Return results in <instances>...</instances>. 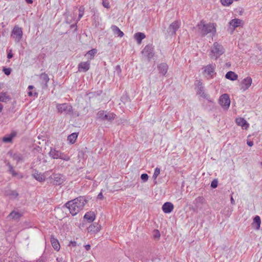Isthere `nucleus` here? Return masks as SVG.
I'll return each mask as SVG.
<instances>
[{
    "mask_svg": "<svg viewBox=\"0 0 262 262\" xmlns=\"http://www.w3.org/2000/svg\"><path fill=\"white\" fill-rule=\"evenodd\" d=\"M88 200L85 196H79L67 202L64 206L69 210L70 213L74 216L82 210Z\"/></svg>",
    "mask_w": 262,
    "mask_h": 262,
    "instance_id": "nucleus-1",
    "label": "nucleus"
},
{
    "mask_svg": "<svg viewBox=\"0 0 262 262\" xmlns=\"http://www.w3.org/2000/svg\"><path fill=\"white\" fill-rule=\"evenodd\" d=\"M198 32L202 36H205L207 34L211 33L213 35L216 32V28L214 24H205L203 20L201 21L196 26Z\"/></svg>",
    "mask_w": 262,
    "mask_h": 262,
    "instance_id": "nucleus-2",
    "label": "nucleus"
},
{
    "mask_svg": "<svg viewBox=\"0 0 262 262\" xmlns=\"http://www.w3.org/2000/svg\"><path fill=\"white\" fill-rule=\"evenodd\" d=\"M225 50L222 45L215 42L210 49L209 54L211 59L216 60L220 56L224 54Z\"/></svg>",
    "mask_w": 262,
    "mask_h": 262,
    "instance_id": "nucleus-3",
    "label": "nucleus"
},
{
    "mask_svg": "<svg viewBox=\"0 0 262 262\" xmlns=\"http://www.w3.org/2000/svg\"><path fill=\"white\" fill-rule=\"evenodd\" d=\"M49 155L54 159H60L66 161H68L70 160V157L67 154H65L64 152H62L60 150L52 147H51Z\"/></svg>",
    "mask_w": 262,
    "mask_h": 262,
    "instance_id": "nucleus-4",
    "label": "nucleus"
},
{
    "mask_svg": "<svg viewBox=\"0 0 262 262\" xmlns=\"http://www.w3.org/2000/svg\"><path fill=\"white\" fill-rule=\"evenodd\" d=\"M58 113L64 115H69L73 113L72 106L69 103L58 104L56 105Z\"/></svg>",
    "mask_w": 262,
    "mask_h": 262,
    "instance_id": "nucleus-5",
    "label": "nucleus"
},
{
    "mask_svg": "<svg viewBox=\"0 0 262 262\" xmlns=\"http://www.w3.org/2000/svg\"><path fill=\"white\" fill-rule=\"evenodd\" d=\"M5 163L6 164V166H7L8 167L7 172L11 174L13 177H16L18 179H21L24 178L23 174L19 172L16 171L15 170L14 167L11 164V163L9 162L6 160L5 161Z\"/></svg>",
    "mask_w": 262,
    "mask_h": 262,
    "instance_id": "nucleus-6",
    "label": "nucleus"
},
{
    "mask_svg": "<svg viewBox=\"0 0 262 262\" xmlns=\"http://www.w3.org/2000/svg\"><path fill=\"white\" fill-rule=\"evenodd\" d=\"M220 104L224 109H227L230 104V99L229 96L227 94L222 95L219 100Z\"/></svg>",
    "mask_w": 262,
    "mask_h": 262,
    "instance_id": "nucleus-7",
    "label": "nucleus"
},
{
    "mask_svg": "<svg viewBox=\"0 0 262 262\" xmlns=\"http://www.w3.org/2000/svg\"><path fill=\"white\" fill-rule=\"evenodd\" d=\"M11 37L15 39L16 42H18L23 36V31L21 28L15 26L12 31Z\"/></svg>",
    "mask_w": 262,
    "mask_h": 262,
    "instance_id": "nucleus-8",
    "label": "nucleus"
},
{
    "mask_svg": "<svg viewBox=\"0 0 262 262\" xmlns=\"http://www.w3.org/2000/svg\"><path fill=\"white\" fill-rule=\"evenodd\" d=\"M8 155L11 157L13 160L16 161L18 164L20 162H23L25 161V157L23 154L18 152H14L12 150H10L8 152Z\"/></svg>",
    "mask_w": 262,
    "mask_h": 262,
    "instance_id": "nucleus-9",
    "label": "nucleus"
},
{
    "mask_svg": "<svg viewBox=\"0 0 262 262\" xmlns=\"http://www.w3.org/2000/svg\"><path fill=\"white\" fill-rule=\"evenodd\" d=\"M49 179L52 180V183L56 186L61 185L64 182L63 176L60 173H54L49 177Z\"/></svg>",
    "mask_w": 262,
    "mask_h": 262,
    "instance_id": "nucleus-10",
    "label": "nucleus"
},
{
    "mask_svg": "<svg viewBox=\"0 0 262 262\" xmlns=\"http://www.w3.org/2000/svg\"><path fill=\"white\" fill-rule=\"evenodd\" d=\"M49 80L50 79L47 74L42 73L40 75L39 81L43 89L47 88Z\"/></svg>",
    "mask_w": 262,
    "mask_h": 262,
    "instance_id": "nucleus-11",
    "label": "nucleus"
},
{
    "mask_svg": "<svg viewBox=\"0 0 262 262\" xmlns=\"http://www.w3.org/2000/svg\"><path fill=\"white\" fill-rule=\"evenodd\" d=\"M252 78L250 77H247L244 78L241 82V89L245 91L249 89L252 84Z\"/></svg>",
    "mask_w": 262,
    "mask_h": 262,
    "instance_id": "nucleus-12",
    "label": "nucleus"
},
{
    "mask_svg": "<svg viewBox=\"0 0 262 262\" xmlns=\"http://www.w3.org/2000/svg\"><path fill=\"white\" fill-rule=\"evenodd\" d=\"M180 28V23L176 21L170 25L168 28V33L171 35H173L176 34V31Z\"/></svg>",
    "mask_w": 262,
    "mask_h": 262,
    "instance_id": "nucleus-13",
    "label": "nucleus"
},
{
    "mask_svg": "<svg viewBox=\"0 0 262 262\" xmlns=\"http://www.w3.org/2000/svg\"><path fill=\"white\" fill-rule=\"evenodd\" d=\"M32 176L36 180L39 182H42L46 180V177L44 174L36 169L33 170Z\"/></svg>",
    "mask_w": 262,
    "mask_h": 262,
    "instance_id": "nucleus-14",
    "label": "nucleus"
},
{
    "mask_svg": "<svg viewBox=\"0 0 262 262\" xmlns=\"http://www.w3.org/2000/svg\"><path fill=\"white\" fill-rule=\"evenodd\" d=\"M235 122L238 126H241L243 129L247 130L249 127V124L243 118H236Z\"/></svg>",
    "mask_w": 262,
    "mask_h": 262,
    "instance_id": "nucleus-15",
    "label": "nucleus"
},
{
    "mask_svg": "<svg viewBox=\"0 0 262 262\" xmlns=\"http://www.w3.org/2000/svg\"><path fill=\"white\" fill-rule=\"evenodd\" d=\"M142 52V54L148 59H150L154 56L153 49L152 47L150 45L145 46Z\"/></svg>",
    "mask_w": 262,
    "mask_h": 262,
    "instance_id": "nucleus-16",
    "label": "nucleus"
},
{
    "mask_svg": "<svg viewBox=\"0 0 262 262\" xmlns=\"http://www.w3.org/2000/svg\"><path fill=\"white\" fill-rule=\"evenodd\" d=\"M205 199L202 196L197 197L193 201V203L194 205L195 208L194 210H198L201 207V205L205 203Z\"/></svg>",
    "mask_w": 262,
    "mask_h": 262,
    "instance_id": "nucleus-17",
    "label": "nucleus"
},
{
    "mask_svg": "<svg viewBox=\"0 0 262 262\" xmlns=\"http://www.w3.org/2000/svg\"><path fill=\"white\" fill-rule=\"evenodd\" d=\"M173 205L171 202H166L162 206V210L165 213H169L173 210Z\"/></svg>",
    "mask_w": 262,
    "mask_h": 262,
    "instance_id": "nucleus-18",
    "label": "nucleus"
},
{
    "mask_svg": "<svg viewBox=\"0 0 262 262\" xmlns=\"http://www.w3.org/2000/svg\"><path fill=\"white\" fill-rule=\"evenodd\" d=\"M90 67V62L89 61L81 62L78 65V71L79 72H85L89 70Z\"/></svg>",
    "mask_w": 262,
    "mask_h": 262,
    "instance_id": "nucleus-19",
    "label": "nucleus"
},
{
    "mask_svg": "<svg viewBox=\"0 0 262 262\" xmlns=\"http://www.w3.org/2000/svg\"><path fill=\"white\" fill-rule=\"evenodd\" d=\"M215 65L208 64L204 67V72L207 73L210 77H212L214 73Z\"/></svg>",
    "mask_w": 262,
    "mask_h": 262,
    "instance_id": "nucleus-20",
    "label": "nucleus"
},
{
    "mask_svg": "<svg viewBox=\"0 0 262 262\" xmlns=\"http://www.w3.org/2000/svg\"><path fill=\"white\" fill-rule=\"evenodd\" d=\"M101 229V226L99 225L97 223H94L91 224L88 227L89 232L93 233H96L98 232Z\"/></svg>",
    "mask_w": 262,
    "mask_h": 262,
    "instance_id": "nucleus-21",
    "label": "nucleus"
},
{
    "mask_svg": "<svg viewBox=\"0 0 262 262\" xmlns=\"http://www.w3.org/2000/svg\"><path fill=\"white\" fill-rule=\"evenodd\" d=\"M95 214L94 212L89 211L85 214L84 219L86 220L89 223H92L95 220Z\"/></svg>",
    "mask_w": 262,
    "mask_h": 262,
    "instance_id": "nucleus-22",
    "label": "nucleus"
},
{
    "mask_svg": "<svg viewBox=\"0 0 262 262\" xmlns=\"http://www.w3.org/2000/svg\"><path fill=\"white\" fill-rule=\"evenodd\" d=\"M196 93L198 95H199L200 96L203 97L204 98L206 99L209 100V96L205 93L204 86L196 87Z\"/></svg>",
    "mask_w": 262,
    "mask_h": 262,
    "instance_id": "nucleus-23",
    "label": "nucleus"
},
{
    "mask_svg": "<svg viewBox=\"0 0 262 262\" xmlns=\"http://www.w3.org/2000/svg\"><path fill=\"white\" fill-rule=\"evenodd\" d=\"M114 119V116H98L96 118L97 121H111Z\"/></svg>",
    "mask_w": 262,
    "mask_h": 262,
    "instance_id": "nucleus-24",
    "label": "nucleus"
},
{
    "mask_svg": "<svg viewBox=\"0 0 262 262\" xmlns=\"http://www.w3.org/2000/svg\"><path fill=\"white\" fill-rule=\"evenodd\" d=\"M260 224L261 220L260 217L258 215H256L253 219V226L256 230H258L260 228Z\"/></svg>",
    "mask_w": 262,
    "mask_h": 262,
    "instance_id": "nucleus-25",
    "label": "nucleus"
},
{
    "mask_svg": "<svg viewBox=\"0 0 262 262\" xmlns=\"http://www.w3.org/2000/svg\"><path fill=\"white\" fill-rule=\"evenodd\" d=\"M134 38L138 44H141L142 40L145 38V35L143 33L138 32L134 34Z\"/></svg>",
    "mask_w": 262,
    "mask_h": 262,
    "instance_id": "nucleus-26",
    "label": "nucleus"
},
{
    "mask_svg": "<svg viewBox=\"0 0 262 262\" xmlns=\"http://www.w3.org/2000/svg\"><path fill=\"white\" fill-rule=\"evenodd\" d=\"M242 22V20H241L239 19H237V18H235V19H232L229 22V25L230 26L232 27V29L234 30L235 28L239 26L241 24Z\"/></svg>",
    "mask_w": 262,
    "mask_h": 262,
    "instance_id": "nucleus-27",
    "label": "nucleus"
},
{
    "mask_svg": "<svg viewBox=\"0 0 262 262\" xmlns=\"http://www.w3.org/2000/svg\"><path fill=\"white\" fill-rule=\"evenodd\" d=\"M111 29L114 34L117 35L119 37H122L124 35V33L116 26L113 25L111 27Z\"/></svg>",
    "mask_w": 262,
    "mask_h": 262,
    "instance_id": "nucleus-28",
    "label": "nucleus"
},
{
    "mask_svg": "<svg viewBox=\"0 0 262 262\" xmlns=\"http://www.w3.org/2000/svg\"><path fill=\"white\" fill-rule=\"evenodd\" d=\"M78 133H73L68 137V141L71 144H74L78 137Z\"/></svg>",
    "mask_w": 262,
    "mask_h": 262,
    "instance_id": "nucleus-29",
    "label": "nucleus"
},
{
    "mask_svg": "<svg viewBox=\"0 0 262 262\" xmlns=\"http://www.w3.org/2000/svg\"><path fill=\"white\" fill-rule=\"evenodd\" d=\"M158 69L159 72L163 75H165L167 72L168 66L166 63H163L158 66Z\"/></svg>",
    "mask_w": 262,
    "mask_h": 262,
    "instance_id": "nucleus-30",
    "label": "nucleus"
},
{
    "mask_svg": "<svg viewBox=\"0 0 262 262\" xmlns=\"http://www.w3.org/2000/svg\"><path fill=\"white\" fill-rule=\"evenodd\" d=\"M225 77L229 80L234 81L237 79V75L232 71L227 72L225 75Z\"/></svg>",
    "mask_w": 262,
    "mask_h": 262,
    "instance_id": "nucleus-31",
    "label": "nucleus"
},
{
    "mask_svg": "<svg viewBox=\"0 0 262 262\" xmlns=\"http://www.w3.org/2000/svg\"><path fill=\"white\" fill-rule=\"evenodd\" d=\"M10 97L7 93H0V101L3 102H7L10 101Z\"/></svg>",
    "mask_w": 262,
    "mask_h": 262,
    "instance_id": "nucleus-32",
    "label": "nucleus"
},
{
    "mask_svg": "<svg viewBox=\"0 0 262 262\" xmlns=\"http://www.w3.org/2000/svg\"><path fill=\"white\" fill-rule=\"evenodd\" d=\"M22 214L18 212L13 211L9 215L8 217H11L12 219L15 220H19Z\"/></svg>",
    "mask_w": 262,
    "mask_h": 262,
    "instance_id": "nucleus-33",
    "label": "nucleus"
},
{
    "mask_svg": "<svg viewBox=\"0 0 262 262\" xmlns=\"http://www.w3.org/2000/svg\"><path fill=\"white\" fill-rule=\"evenodd\" d=\"M15 136V133H11V134L6 136L3 137V141L5 143H9L11 142L12 140V139Z\"/></svg>",
    "mask_w": 262,
    "mask_h": 262,
    "instance_id": "nucleus-34",
    "label": "nucleus"
},
{
    "mask_svg": "<svg viewBox=\"0 0 262 262\" xmlns=\"http://www.w3.org/2000/svg\"><path fill=\"white\" fill-rule=\"evenodd\" d=\"M51 242L52 245L53 247L54 248V249H55L56 250H59V248H60V245H59V242L57 241V239L52 237L51 239Z\"/></svg>",
    "mask_w": 262,
    "mask_h": 262,
    "instance_id": "nucleus-35",
    "label": "nucleus"
},
{
    "mask_svg": "<svg viewBox=\"0 0 262 262\" xmlns=\"http://www.w3.org/2000/svg\"><path fill=\"white\" fill-rule=\"evenodd\" d=\"M97 50L96 49H92L91 50L89 51L85 55V56H90V57H88L89 59H92L93 58L95 55L97 53Z\"/></svg>",
    "mask_w": 262,
    "mask_h": 262,
    "instance_id": "nucleus-36",
    "label": "nucleus"
},
{
    "mask_svg": "<svg viewBox=\"0 0 262 262\" xmlns=\"http://www.w3.org/2000/svg\"><path fill=\"white\" fill-rule=\"evenodd\" d=\"M160 173V169L159 167H156L155 169L154 174L152 176V178L156 180L158 176L159 175Z\"/></svg>",
    "mask_w": 262,
    "mask_h": 262,
    "instance_id": "nucleus-37",
    "label": "nucleus"
},
{
    "mask_svg": "<svg viewBox=\"0 0 262 262\" xmlns=\"http://www.w3.org/2000/svg\"><path fill=\"white\" fill-rule=\"evenodd\" d=\"M84 8L83 6H80L79 9V15H78V19L77 20L78 21L80 19V18L82 17L84 14Z\"/></svg>",
    "mask_w": 262,
    "mask_h": 262,
    "instance_id": "nucleus-38",
    "label": "nucleus"
},
{
    "mask_svg": "<svg viewBox=\"0 0 262 262\" xmlns=\"http://www.w3.org/2000/svg\"><path fill=\"white\" fill-rule=\"evenodd\" d=\"M222 4L224 6H229L232 2L233 0H220Z\"/></svg>",
    "mask_w": 262,
    "mask_h": 262,
    "instance_id": "nucleus-39",
    "label": "nucleus"
},
{
    "mask_svg": "<svg viewBox=\"0 0 262 262\" xmlns=\"http://www.w3.org/2000/svg\"><path fill=\"white\" fill-rule=\"evenodd\" d=\"M141 179L144 182H145L148 179V176L146 173H143L141 176Z\"/></svg>",
    "mask_w": 262,
    "mask_h": 262,
    "instance_id": "nucleus-40",
    "label": "nucleus"
},
{
    "mask_svg": "<svg viewBox=\"0 0 262 262\" xmlns=\"http://www.w3.org/2000/svg\"><path fill=\"white\" fill-rule=\"evenodd\" d=\"M218 184V181L216 180H213L211 183V187L212 188H215L217 187Z\"/></svg>",
    "mask_w": 262,
    "mask_h": 262,
    "instance_id": "nucleus-41",
    "label": "nucleus"
},
{
    "mask_svg": "<svg viewBox=\"0 0 262 262\" xmlns=\"http://www.w3.org/2000/svg\"><path fill=\"white\" fill-rule=\"evenodd\" d=\"M3 71L6 75H9L12 70L10 68H4Z\"/></svg>",
    "mask_w": 262,
    "mask_h": 262,
    "instance_id": "nucleus-42",
    "label": "nucleus"
},
{
    "mask_svg": "<svg viewBox=\"0 0 262 262\" xmlns=\"http://www.w3.org/2000/svg\"><path fill=\"white\" fill-rule=\"evenodd\" d=\"M102 5L104 6V7L108 8H110V4L107 0H103L102 1Z\"/></svg>",
    "mask_w": 262,
    "mask_h": 262,
    "instance_id": "nucleus-43",
    "label": "nucleus"
},
{
    "mask_svg": "<svg viewBox=\"0 0 262 262\" xmlns=\"http://www.w3.org/2000/svg\"><path fill=\"white\" fill-rule=\"evenodd\" d=\"M154 232L155 233L154 235L155 238H159L160 237V233L159 230H155Z\"/></svg>",
    "mask_w": 262,
    "mask_h": 262,
    "instance_id": "nucleus-44",
    "label": "nucleus"
},
{
    "mask_svg": "<svg viewBox=\"0 0 262 262\" xmlns=\"http://www.w3.org/2000/svg\"><path fill=\"white\" fill-rule=\"evenodd\" d=\"M195 84L196 85V87H199V86L202 87V86H203L202 82L201 81H200V80H196L195 81Z\"/></svg>",
    "mask_w": 262,
    "mask_h": 262,
    "instance_id": "nucleus-45",
    "label": "nucleus"
},
{
    "mask_svg": "<svg viewBox=\"0 0 262 262\" xmlns=\"http://www.w3.org/2000/svg\"><path fill=\"white\" fill-rule=\"evenodd\" d=\"M97 199L99 200H103V195L102 194V193L100 192L97 195Z\"/></svg>",
    "mask_w": 262,
    "mask_h": 262,
    "instance_id": "nucleus-46",
    "label": "nucleus"
},
{
    "mask_svg": "<svg viewBox=\"0 0 262 262\" xmlns=\"http://www.w3.org/2000/svg\"><path fill=\"white\" fill-rule=\"evenodd\" d=\"M57 262H66L62 257H57Z\"/></svg>",
    "mask_w": 262,
    "mask_h": 262,
    "instance_id": "nucleus-47",
    "label": "nucleus"
},
{
    "mask_svg": "<svg viewBox=\"0 0 262 262\" xmlns=\"http://www.w3.org/2000/svg\"><path fill=\"white\" fill-rule=\"evenodd\" d=\"M71 245H72V246L73 247H75L77 245V243L75 241H71L69 246Z\"/></svg>",
    "mask_w": 262,
    "mask_h": 262,
    "instance_id": "nucleus-48",
    "label": "nucleus"
},
{
    "mask_svg": "<svg viewBox=\"0 0 262 262\" xmlns=\"http://www.w3.org/2000/svg\"><path fill=\"white\" fill-rule=\"evenodd\" d=\"M247 144H248V146L251 147V146H253V141H247Z\"/></svg>",
    "mask_w": 262,
    "mask_h": 262,
    "instance_id": "nucleus-49",
    "label": "nucleus"
},
{
    "mask_svg": "<svg viewBox=\"0 0 262 262\" xmlns=\"http://www.w3.org/2000/svg\"><path fill=\"white\" fill-rule=\"evenodd\" d=\"M85 249L86 251H89L91 248V246L89 244L86 245L85 246Z\"/></svg>",
    "mask_w": 262,
    "mask_h": 262,
    "instance_id": "nucleus-50",
    "label": "nucleus"
},
{
    "mask_svg": "<svg viewBox=\"0 0 262 262\" xmlns=\"http://www.w3.org/2000/svg\"><path fill=\"white\" fill-rule=\"evenodd\" d=\"M13 57V54L11 53V52H9L8 55H7V58L8 59H10L12 57Z\"/></svg>",
    "mask_w": 262,
    "mask_h": 262,
    "instance_id": "nucleus-51",
    "label": "nucleus"
},
{
    "mask_svg": "<svg viewBox=\"0 0 262 262\" xmlns=\"http://www.w3.org/2000/svg\"><path fill=\"white\" fill-rule=\"evenodd\" d=\"M25 1L27 4H31L33 3L32 0H25Z\"/></svg>",
    "mask_w": 262,
    "mask_h": 262,
    "instance_id": "nucleus-52",
    "label": "nucleus"
},
{
    "mask_svg": "<svg viewBox=\"0 0 262 262\" xmlns=\"http://www.w3.org/2000/svg\"><path fill=\"white\" fill-rule=\"evenodd\" d=\"M231 202L232 204H233L234 203V200H233L232 196L231 197Z\"/></svg>",
    "mask_w": 262,
    "mask_h": 262,
    "instance_id": "nucleus-53",
    "label": "nucleus"
},
{
    "mask_svg": "<svg viewBox=\"0 0 262 262\" xmlns=\"http://www.w3.org/2000/svg\"><path fill=\"white\" fill-rule=\"evenodd\" d=\"M36 262H45L43 259H38Z\"/></svg>",
    "mask_w": 262,
    "mask_h": 262,
    "instance_id": "nucleus-54",
    "label": "nucleus"
},
{
    "mask_svg": "<svg viewBox=\"0 0 262 262\" xmlns=\"http://www.w3.org/2000/svg\"><path fill=\"white\" fill-rule=\"evenodd\" d=\"M66 22L68 23V24H70L71 23V20H69V19L68 18H67L66 19Z\"/></svg>",
    "mask_w": 262,
    "mask_h": 262,
    "instance_id": "nucleus-55",
    "label": "nucleus"
},
{
    "mask_svg": "<svg viewBox=\"0 0 262 262\" xmlns=\"http://www.w3.org/2000/svg\"><path fill=\"white\" fill-rule=\"evenodd\" d=\"M3 107V106L0 103V112L2 111Z\"/></svg>",
    "mask_w": 262,
    "mask_h": 262,
    "instance_id": "nucleus-56",
    "label": "nucleus"
},
{
    "mask_svg": "<svg viewBox=\"0 0 262 262\" xmlns=\"http://www.w3.org/2000/svg\"><path fill=\"white\" fill-rule=\"evenodd\" d=\"M33 88V86L32 85H29V86H28V89H29V90H31V89H32Z\"/></svg>",
    "mask_w": 262,
    "mask_h": 262,
    "instance_id": "nucleus-57",
    "label": "nucleus"
},
{
    "mask_svg": "<svg viewBox=\"0 0 262 262\" xmlns=\"http://www.w3.org/2000/svg\"><path fill=\"white\" fill-rule=\"evenodd\" d=\"M28 95H29V96H32V92H29L28 93Z\"/></svg>",
    "mask_w": 262,
    "mask_h": 262,
    "instance_id": "nucleus-58",
    "label": "nucleus"
},
{
    "mask_svg": "<svg viewBox=\"0 0 262 262\" xmlns=\"http://www.w3.org/2000/svg\"><path fill=\"white\" fill-rule=\"evenodd\" d=\"M99 113H100L99 115H103V113H101V112H100Z\"/></svg>",
    "mask_w": 262,
    "mask_h": 262,
    "instance_id": "nucleus-59",
    "label": "nucleus"
},
{
    "mask_svg": "<svg viewBox=\"0 0 262 262\" xmlns=\"http://www.w3.org/2000/svg\"><path fill=\"white\" fill-rule=\"evenodd\" d=\"M117 68L120 69V67H119V66H118L117 67ZM119 70H120V69H119Z\"/></svg>",
    "mask_w": 262,
    "mask_h": 262,
    "instance_id": "nucleus-60",
    "label": "nucleus"
},
{
    "mask_svg": "<svg viewBox=\"0 0 262 262\" xmlns=\"http://www.w3.org/2000/svg\"><path fill=\"white\" fill-rule=\"evenodd\" d=\"M1 86H2V85H1V84H0V89L1 88Z\"/></svg>",
    "mask_w": 262,
    "mask_h": 262,
    "instance_id": "nucleus-61",
    "label": "nucleus"
}]
</instances>
